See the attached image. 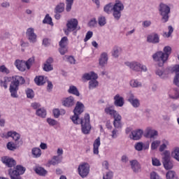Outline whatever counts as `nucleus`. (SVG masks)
<instances>
[{
    "instance_id": "obj_23",
    "label": "nucleus",
    "mask_w": 179,
    "mask_h": 179,
    "mask_svg": "<svg viewBox=\"0 0 179 179\" xmlns=\"http://www.w3.org/2000/svg\"><path fill=\"white\" fill-rule=\"evenodd\" d=\"M108 62V56L107 55V53L103 52L101 55V57L99 60V65L103 68L107 65V63Z\"/></svg>"
},
{
    "instance_id": "obj_8",
    "label": "nucleus",
    "mask_w": 179,
    "mask_h": 179,
    "mask_svg": "<svg viewBox=\"0 0 179 179\" xmlns=\"http://www.w3.org/2000/svg\"><path fill=\"white\" fill-rule=\"evenodd\" d=\"M162 163L166 170H171L174 167L173 161L170 157V152L168 150L164 152V157H162Z\"/></svg>"
},
{
    "instance_id": "obj_1",
    "label": "nucleus",
    "mask_w": 179,
    "mask_h": 179,
    "mask_svg": "<svg viewBox=\"0 0 179 179\" xmlns=\"http://www.w3.org/2000/svg\"><path fill=\"white\" fill-rule=\"evenodd\" d=\"M85 105L80 101H78L76 104V107L73 110L74 115L71 117V120L76 125L81 124V130L83 134L87 135L92 129V125H90V115L85 113L84 117L82 119L79 118V115L83 113Z\"/></svg>"
},
{
    "instance_id": "obj_45",
    "label": "nucleus",
    "mask_w": 179,
    "mask_h": 179,
    "mask_svg": "<svg viewBox=\"0 0 179 179\" xmlns=\"http://www.w3.org/2000/svg\"><path fill=\"white\" fill-rule=\"evenodd\" d=\"M166 179H174L176 178V171H169L166 174Z\"/></svg>"
},
{
    "instance_id": "obj_58",
    "label": "nucleus",
    "mask_w": 179,
    "mask_h": 179,
    "mask_svg": "<svg viewBox=\"0 0 179 179\" xmlns=\"http://www.w3.org/2000/svg\"><path fill=\"white\" fill-rule=\"evenodd\" d=\"M47 122L49 124V125H52V127H54V125H57V120L51 118H48Z\"/></svg>"
},
{
    "instance_id": "obj_54",
    "label": "nucleus",
    "mask_w": 179,
    "mask_h": 179,
    "mask_svg": "<svg viewBox=\"0 0 179 179\" xmlns=\"http://www.w3.org/2000/svg\"><path fill=\"white\" fill-rule=\"evenodd\" d=\"M98 23L99 24V26H104V24H106V17H100L98 19Z\"/></svg>"
},
{
    "instance_id": "obj_34",
    "label": "nucleus",
    "mask_w": 179,
    "mask_h": 179,
    "mask_svg": "<svg viewBox=\"0 0 179 179\" xmlns=\"http://www.w3.org/2000/svg\"><path fill=\"white\" fill-rule=\"evenodd\" d=\"M34 82L38 86H43V85L45 83V81H44V76H43L35 78Z\"/></svg>"
},
{
    "instance_id": "obj_57",
    "label": "nucleus",
    "mask_w": 179,
    "mask_h": 179,
    "mask_svg": "<svg viewBox=\"0 0 179 179\" xmlns=\"http://www.w3.org/2000/svg\"><path fill=\"white\" fill-rule=\"evenodd\" d=\"M52 113L55 118H59V115H61V112L59 111V109H54Z\"/></svg>"
},
{
    "instance_id": "obj_9",
    "label": "nucleus",
    "mask_w": 179,
    "mask_h": 179,
    "mask_svg": "<svg viewBox=\"0 0 179 179\" xmlns=\"http://www.w3.org/2000/svg\"><path fill=\"white\" fill-rule=\"evenodd\" d=\"M78 171L79 176H80L82 178L87 177V176L89 175V171H90V166H89V164L84 163L81 165H79L78 168Z\"/></svg>"
},
{
    "instance_id": "obj_5",
    "label": "nucleus",
    "mask_w": 179,
    "mask_h": 179,
    "mask_svg": "<svg viewBox=\"0 0 179 179\" xmlns=\"http://www.w3.org/2000/svg\"><path fill=\"white\" fill-rule=\"evenodd\" d=\"M24 171H26V168L17 165L15 168L8 169V175L10 179H22L20 176L24 174Z\"/></svg>"
},
{
    "instance_id": "obj_31",
    "label": "nucleus",
    "mask_w": 179,
    "mask_h": 179,
    "mask_svg": "<svg viewBox=\"0 0 179 179\" xmlns=\"http://www.w3.org/2000/svg\"><path fill=\"white\" fill-rule=\"evenodd\" d=\"M68 92L70 93V94H74L78 97L80 96V93H79V90H78V88L73 85L70 86L68 90Z\"/></svg>"
},
{
    "instance_id": "obj_61",
    "label": "nucleus",
    "mask_w": 179,
    "mask_h": 179,
    "mask_svg": "<svg viewBox=\"0 0 179 179\" xmlns=\"http://www.w3.org/2000/svg\"><path fill=\"white\" fill-rule=\"evenodd\" d=\"M96 24H97V21L96 20V18H93L88 23V25L90 27H94V26H96Z\"/></svg>"
},
{
    "instance_id": "obj_30",
    "label": "nucleus",
    "mask_w": 179,
    "mask_h": 179,
    "mask_svg": "<svg viewBox=\"0 0 179 179\" xmlns=\"http://www.w3.org/2000/svg\"><path fill=\"white\" fill-rule=\"evenodd\" d=\"M34 171L36 173V174H38V176H41L42 177H44L47 175V171L41 166L36 167L34 169Z\"/></svg>"
},
{
    "instance_id": "obj_24",
    "label": "nucleus",
    "mask_w": 179,
    "mask_h": 179,
    "mask_svg": "<svg viewBox=\"0 0 179 179\" xmlns=\"http://www.w3.org/2000/svg\"><path fill=\"white\" fill-rule=\"evenodd\" d=\"M155 73L160 79H167L169 78V71L167 70L157 69Z\"/></svg>"
},
{
    "instance_id": "obj_26",
    "label": "nucleus",
    "mask_w": 179,
    "mask_h": 179,
    "mask_svg": "<svg viewBox=\"0 0 179 179\" xmlns=\"http://www.w3.org/2000/svg\"><path fill=\"white\" fill-rule=\"evenodd\" d=\"M62 162V157H59V156H53L52 159L49 161V164H51L52 166H57V164H59Z\"/></svg>"
},
{
    "instance_id": "obj_42",
    "label": "nucleus",
    "mask_w": 179,
    "mask_h": 179,
    "mask_svg": "<svg viewBox=\"0 0 179 179\" xmlns=\"http://www.w3.org/2000/svg\"><path fill=\"white\" fill-rule=\"evenodd\" d=\"M172 157L179 162V148L176 147L174 148L173 151L171 153Z\"/></svg>"
},
{
    "instance_id": "obj_25",
    "label": "nucleus",
    "mask_w": 179,
    "mask_h": 179,
    "mask_svg": "<svg viewBox=\"0 0 179 179\" xmlns=\"http://www.w3.org/2000/svg\"><path fill=\"white\" fill-rule=\"evenodd\" d=\"M98 76L94 72L86 73L83 76V79L85 80H92L93 79H97Z\"/></svg>"
},
{
    "instance_id": "obj_39",
    "label": "nucleus",
    "mask_w": 179,
    "mask_h": 179,
    "mask_svg": "<svg viewBox=\"0 0 179 179\" xmlns=\"http://www.w3.org/2000/svg\"><path fill=\"white\" fill-rule=\"evenodd\" d=\"M130 86L131 87H142V83L137 80H131L130 81Z\"/></svg>"
},
{
    "instance_id": "obj_59",
    "label": "nucleus",
    "mask_w": 179,
    "mask_h": 179,
    "mask_svg": "<svg viewBox=\"0 0 179 179\" xmlns=\"http://www.w3.org/2000/svg\"><path fill=\"white\" fill-rule=\"evenodd\" d=\"M10 33L5 32L0 36V38L1 40H6V38H10Z\"/></svg>"
},
{
    "instance_id": "obj_12",
    "label": "nucleus",
    "mask_w": 179,
    "mask_h": 179,
    "mask_svg": "<svg viewBox=\"0 0 179 179\" xmlns=\"http://www.w3.org/2000/svg\"><path fill=\"white\" fill-rule=\"evenodd\" d=\"M26 34L29 43H34L37 41V35L34 33V29L29 28L27 30Z\"/></svg>"
},
{
    "instance_id": "obj_63",
    "label": "nucleus",
    "mask_w": 179,
    "mask_h": 179,
    "mask_svg": "<svg viewBox=\"0 0 179 179\" xmlns=\"http://www.w3.org/2000/svg\"><path fill=\"white\" fill-rule=\"evenodd\" d=\"M173 83L179 87V73H176V76L173 80Z\"/></svg>"
},
{
    "instance_id": "obj_44",
    "label": "nucleus",
    "mask_w": 179,
    "mask_h": 179,
    "mask_svg": "<svg viewBox=\"0 0 179 179\" xmlns=\"http://www.w3.org/2000/svg\"><path fill=\"white\" fill-rule=\"evenodd\" d=\"M9 78L5 77L3 80L1 81V87H4V89H8V83H9Z\"/></svg>"
},
{
    "instance_id": "obj_27",
    "label": "nucleus",
    "mask_w": 179,
    "mask_h": 179,
    "mask_svg": "<svg viewBox=\"0 0 179 179\" xmlns=\"http://www.w3.org/2000/svg\"><path fill=\"white\" fill-rule=\"evenodd\" d=\"M100 137H98L94 142V155H99V148L100 147Z\"/></svg>"
},
{
    "instance_id": "obj_11",
    "label": "nucleus",
    "mask_w": 179,
    "mask_h": 179,
    "mask_svg": "<svg viewBox=\"0 0 179 179\" xmlns=\"http://www.w3.org/2000/svg\"><path fill=\"white\" fill-rule=\"evenodd\" d=\"M79 22L76 18H71L67 21L66 27L67 31H75L78 29Z\"/></svg>"
},
{
    "instance_id": "obj_55",
    "label": "nucleus",
    "mask_w": 179,
    "mask_h": 179,
    "mask_svg": "<svg viewBox=\"0 0 179 179\" xmlns=\"http://www.w3.org/2000/svg\"><path fill=\"white\" fill-rule=\"evenodd\" d=\"M7 149H8V150H15L16 145H15V143H12V142H8L7 143Z\"/></svg>"
},
{
    "instance_id": "obj_22",
    "label": "nucleus",
    "mask_w": 179,
    "mask_h": 179,
    "mask_svg": "<svg viewBox=\"0 0 179 179\" xmlns=\"http://www.w3.org/2000/svg\"><path fill=\"white\" fill-rule=\"evenodd\" d=\"M125 65L127 66H129L130 69H132L133 71H136V72H139V71H141V64L138 62H125Z\"/></svg>"
},
{
    "instance_id": "obj_60",
    "label": "nucleus",
    "mask_w": 179,
    "mask_h": 179,
    "mask_svg": "<svg viewBox=\"0 0 179 179\" xmlns=\"http://www.w3.org/2000/svg\"><path fill=\"white\" fill-rule=\"evenodd\" d=\"M136 98H135V95L132 93V92H129L128 93V101L130 103L131 101L135 100Z\"/></svg>"
},
{
    "instance_id": "obj_35",
    "label": "nucleus",
    "mask_w": 179,
    "mask_h": 179,
    "mask_svg": "<svg viewBox=\"0 0 179 179\" xmlns=\"http://www.w3.org/2000/svg\"><path fill=\"white\" fill-rule=\"evenodd\" d=\"M96 79H97V78H93L92 80H91L89 82V89L90 90H92L93 89H96V87H97V86H99V82L97 80H96Z\"/></svg>"
},
{
    "instance_id": "obj_20",
    "label": "nucleus",
    "mask_w": 179,
    "mask_h": 179,
    "mask_svg": "<svg viewBox=\"0 0 179 179\" xmlns=\"http://www.w3.org/2000/svg\"><path fill=\"white\" fill-rule=\"evenodd\" d=\"M148 43H152V44H159L160 43V38L159 34H154V35H148L147 36Z\"/></svg>"
},
{
    "instance_id": "obj_64",
    "label": "nucleus",
    "mask_w": 179,
    "mask_h": 179,
    "mask_svg": "<svg viewBox=\"0 0 179 179\" xmlns=\"http://www.w3.org/2000/svg\"><path fill=\"white\" fill-rule=\"evenodd\" d=\"M117 134H118V129L115 127V129L112 131L111 137L113 138V139L117 138V137L118 136Z\"/></svg>"
},
{
    "instance_id": "obj_10",
    "label": "nucleus",
    "mask_w": 179,
    "mask_h": 179,
    "mask_svg": "<svg viewBox=\"0 0 179 179\" xmlns=\"http://www.w3.org/2000/svg\"><path fill=\"white\" fill-rule=\"evenodd\" d=\"M59 52L61 55H65L68 52V37L64 36L59 43Z\"/></svg>"
},
{
    "instance_id": "obj_32",
    "label": "nucleus",
    "mask_w": 179,
    "mask_h": 179,
    "mask_svg": "<svg viewBox=\"0 0 179 179\" xmlns=\"http://www.w3.org/2000/svg\"><path fill=\"white\" fill-rule=\"evenodd\" d=\"M36 114L38 117H41V118H45V117H47V110L43 108H38L36 110Z\"/></svg>"
},
{
    "instance_id": "obj_41",
    "label": "nucleus",
    "mask_w": 179,
    "mask_h": 179,
    "mask_svg": "<svg viewBox=\"0 0 179 179\" xmlns=\"http://www.w3.org/2000/svg\"><path fill=\"white\" fill-rule=\"evenodd\" d=\"M161 141L155 140L151 143V150H156L160 146Z\"/></svg>"
},
{
    "instance_id": "obj_53",
    "label": "nucleus",
    "mask_w": 179,
    "mask_h": 179,
    "mask_svg": "<svg viewBox=\"0 0 179 179\" xmlns=\"http://www.w3.org/2000/svg\"><path fill=\"white\" fill-rule=\"evenodd\" d=\"M103 10L106 13H110L111 12V10H113V6H111V3H109L106 6H105Z\"/></svg>"
},
{
    "instance_id": "obj_15",
    "label": "nucleus",
    "mask_w": 179,
    "mask_h": 179,
    "mask_svg": "<svg viewBox=\"0 0 179 179\" xmlns=\"http://www.w3.org/2000/svg\"><path fill=\"white\" fill-rule=\"evenodd\" d=\"M14 65L16 66L17 69L21 72H24L27 66L26 65V62L21 59H16Z\"/></svg>"
},
{
    "instance_id": "obj_16",
    "label": "nucleus",
    "mask_w": 179,
    "mask_h": 179,
    "mask_svg": "<svg viewBox=\"0 0 179 179\" xmlns=\"http://www.w3.org/2000/svg\"><path fill=\"white\" fill-rule=\"evenodd\" d=\"M114 104L116 107H122L125 102L124 101V97L120 96V94H117L114 98Z\"/></svg>"
},
{
    "instance_id": "obj_13",
    "label": "nucleus",
    "mask_w": 179,
    "mask_h": 179,
    "mask_svg": "<svg viewBox=\"0 0 179 179\" xmlns=\"http://www.w3.org/2000/svg\"><path fill=\"white\" fill-rule=\"evenodd\" d=\"M1 161L3 164H6L7 167H15L16 166V161L13 159V158H10L9 157H3L1 158Z\"/></svg>"
},
{
    "instance_id": "obj_49",
    "label": "nucleus",
    "mask_w": 179,
    "mask_h": 179,
    "mask_svg": "<svg viewBox=\"0 0 179 179\" xmlns=\"http://www.w3.org/2000/svg\"><path fill=\"white\" fill-rule=\"evenodd\" d=\"M130 103L134 107V108H138V107L141 106V103L139 102V99H133V101H130Z\"/></svg>"
},
{
    "instance_id": "obj_40",
    "label": "nucleus",
    "mask_w": 179,
    "mask_h": 179,
    "mask_svg": "<svg viewBox=\"0 0 179 179\" xmlns=\"http://www.w3.org/2000/svg\"><path fill=\"white\" fill-rule=\"evenodd\" d=\"M63 59L64 61H68V62H70L71 64H76V60L73 56L65 55L63 57Z\"/></svg>"
},
{
    "instance_id": "obj_6",
    "label": "nucleus",
    "mask_w": 179,
    "mask_h": 179,
    "mask_svg": "<svg viewBox=\"0 0 179 179\" xmlns=\"http://www.w3.org/2000/svg\"><path fill=\"white\" fill-rule=\"evenodd\" d=\"M122 10H124V4L121 1L116 0L113 7V16L115 20L121 19V12H122Z\"/></svg>"
},
{
    "instance_id": "obj_2",
    "label": "nucleus",
    "mask_w": 179,
    "mask_h": 179,
    "mask_svg": "<svg viewBox=\"0 0 179 179\" xmlns=\"http://www.w3.org/2000/svg\"><path fill=\"white\" fill-rule=\"evenodd\" d=\"M171 47L167 45L164 48V52L158 51L152 55V59L157 62L158 66H163L167 62L171 54Z\"/></svg>"
},
{
    "instance_id": "obj_51",
    "label": "nucleus",
    "mask_w": 179,
    "mask_h": 179,
    "mask_svg": "<svg viewBox=\"0 0 179 179\" xmlns=\"http://www.w3.org/2000/svg\"><path fill=\"white\" fill-rule=\"evenodd\" d=\"M135 149L136 150H138V152H141V150H143V143H136Z\"/></svg>"
},
{
    "instance_id": "obj_36",
    "label": "nucleus",
    "mask_w": 179,
    "mask_h": 179,
    "mask_svg": "<svg viewBox=\"0 0 179 179\" xmlns=\"http://www.w3.org/2000/svg\"><path fill=\"white\" fill-rule=\"evenodd\" d=\"M34 157H40L41 156V150L38 148H34L31 150Z\"/></svg>"
},
{
    "instance_id": "obj_46",
    "label": "nucleus",
    "mask_w": 179,
    "mask_h": 179,
    "mask_svg": "<svg viewBox=\"0 0 179 179\" xmlns=\"http://www.w3.org/2000/svg\"><path fill=\"white\" fill-rule=\"evenodd\" d=\"M174 95H171V94H169V97L171 99H178L179 97V90L178 88H175L173 90Z\"/></svg>"
},
{
    "instance_id": "obj_19",
    "label": "nucleus",
    "mask_w": 179,
    "mask_h": 179,
    "mask_svg": "<svg viewBox=\"0 0 179 179\" xmlns=\"http://www.w3.org/2000/svg\"><path fill=\"white\" fill-rule=\"evenodd\" d=\"M54 62V59L52 57H49L43 66V71L45 72H50V71H52L54 68L52 66V64Z\"/></svg>"
},
{
    "instance_id": "obj_3",
    "label": "nucleus",
    "mask_w": 179,
    "mask_h": 179,
    "mask_svg": "<svg viewBox=\"0 0 179 179\" xmlns=\"http://www.w3.org/2000/svg\"><path fill=\"white\" fill-rule=\"evenodd\" d=\"M24 83H26V80L22 76H15V77H13V80L11 82L9 87L10 96L13 99H17V97H19V95L17 94V90H19V85H24Z\"/></svg>"
},
{
    "instance_id": "obj_14",
    "label": "nucleus",
    "mask_w": 179,
    "mask_h": 179,
    "mask_svg": "<svg viewBox=\"0 0 179 179\" xmlns=\"http://www.w3.org/2000/svg\"><path fill=\"white\" fill-rule=\"evenodd\" d=\"M145 132L146 138H150V139H156V137L159 135V132L151 127H148L145 129Z\"/></svg>"
},
{
    "instance_id": "obj_33",
    "label": "nucleus",
    "mask_w": 179,
    "mask_h": 179,
    "mask_svg": "<svg viewBox=\"0 0 179 179\" xmlns=\"http://www.w3.org/2000/svg\"><path fill=\"white\" fill-rule=\"evenodd\" d=\"M65 10V3H60L55 8V13H62Z\"/></svg>"
},
{
    "instance_id": "obj_47",
    "label": "nucleus",
    "mask_w": 179,
    "mask_h": 179,
    "mask_svg": "<svg viewBox=\"0 0 179 179\" xmlns=\"http://www.w3.org/2000/svg\"><path fill=\"white\" fill-rule=\"evenodd\" d=\"M168 30H169V32H165L164 34L166 36V37H167V38H169V37H171V34H173V31H174V28L173 27V26L171 25H169L168 27Z\"/></svg>"
},
{
    "instance_id": "obj_18",
    "label": "nucleus",
    "mask_w": 179,
    "mask_h": 179,
    "mask_svg": "<svg viewBox=\"0 0 179 179\" xmlns=\"http://www.w3.org/2000/svg\"><path fill=\"white\" fill-rule=\"evenodd\" d=\"M62 105L64 106V107H73L75 106V98L73 96H70L67 98H66L63 101H62Z\"/></svg>"
},
{
    "instance_id": "obj_28",
    "label": "nucleus",
    "mask_w": 179,
    "mask_h": 179,
    "mask_svg": "<svg viewBox=\"0 0 179 179\" xmlns=\"http://www.w3.org/2000/svg\"><path fill=\"white\" fill-rule=\"evenodd\" d=\"M13 138V139L15 141H19L20 139V134H17V132L14 131H8L7 133V136L6 138Z\"/></svg>"
},
{
    "instance_id": "obj_62",
    "label": "nucleus",
    "mask_w": 179,
    "mask_h": 179,
    "mask_svg": "<svg viewBox=\"0 0 179 179\" xmlns=\"http://www.w3.org/2000/svg\"><path fill=\"white\" fill-rule=\"evenodd\" d=\"M113 176V174L112 171L107 172L106 175L103 176V179H112Z\"/></svg>"
},
{
    "instance_id": "obj_17",
    "label": "nucleus",
    "mask_w": 179,
    "mask_h": 179,
    "mask_svg": "<svg viewBox=\"0 0 179 179\" xmlns=\"http://www.w3.org/2000/svg\"><path fill=\"white\" fill-rule=\"evenodd\" d=\"M142 135H143V130L137 129L131 131L130 136L133 141H139L142 138Z\"/></svg>"
},
{
    "instance_id": "obj_7",
    "label": "nucleus",
    "mask_w": 179,
    "mask_h": 179,
    "mask_svg": "<svg viewBox=\"0 0 179 179\" xmlns=\"http://www.w3.org/2000/svg\"><path fill=\"white\" fill-rule=\"evenodd\" d=\"M159 12L162 16L161 20L162 23H167L169 22V13H170V7L164 3L159 5Z\"/></svg>"
},
{
    "instance_id": "obj_48",
    "label": "nucleus",
    "mask_w": 179,
    "mask_h": 179,
    "mask_svg": "<svg viewBox=\"0 0 179 179\" xmlns=\"http://www.w3.org/2000/svg\"><path fill=\"white\" fill-rule=\"evenodd\" d=\"M25 64L27 65V69H29L31 65L34 64V57H30L27 62H25Z\"/></svg>"
},
{
    "instance_id": "obj_52",
    "label": "nucleus",
    "mask_w": 179,
    "mask_h": 179,
    "mask_svg": "<svg viewBox=\"0 0 179 179\" xmlns=\"http://www.w3.org/2000/svg\"><path fill=\"white\" fill-rule=\"evenodd\" d=\"M92 37H93V31H87L86 34L85 38L84 39L85 43H86V41H88V40H90Z\"/></svg>"
},
{
    "instance_id": "obj_38",
    "label": "nucleus",
    "mask_w": 179,
    "mask_h": 179,
    "mask_svg": "<svg viewBox=\"0 0 179 179\" xmlns=\"http://www.w3.org/2000/svg\"><path fill=\"white\" fill-rule=\"evenodd\" d=\"M25 93L27 99H34V91L32 89L27 88Z\"/></svg>"
},
{
    "instance_id": "obj_37",
    "label": "nucleus",
    "mask_w": 179,
    "mask_h": 179,
    "mask_svg": "<svg viewBox=\"0 0 179 179\" xmlns=\"http://www.w3.org/2000/svg\"><path fill=\"white\" fill-rule=\"evenodd\" d=\"M43 23L44 24H50V26H54V23H52V18L50 17L49 14H47L45 15L44 20H43Z\"/></svg>"
},
{
    "instance_id": "obj_43",
    "label": "nucleus",
    "mask_w": 179,
    "mask_h": 179,
    "mask_svg": "<svg viewBox=\"0 0 179 179\" xmlns=\"http://www.w3.org/2000/svg\"><path fill=\"white\" fill-rule=\"evenodd\" d=\"M66 12H71V9H72V5H73V0H66Z\"/></svg>"
},
{
    "instance_id": "obj_29",
    "label": "nucleus",
    "mask_w": 179,
    "mask_h": 179,
    "mask_svg": "<svg viewBox=\"0 0 179 179\" xmlns=\"http://www.w3.org/2000/svg\"><path fill=\"white\" fill-rule=\"evenodd\" d=\"M122 51V49L120 47L115 46L112 52L113 57H114V58H118Z\"/></svg>"
},
{
    "instance_id": "obj_4",
    "label": "nucleus",
    "mask_w": 179,
    "mask_h": 179,
    "mask_svg": "<svg viewBox=\"0 0 179 179\" xmlns=\"http://www.w3.org/2000/svg\"><path fill=\"white\" fill-rule=\"evenodd\" d=\"M106 114H109L114 118L113 125L115 128L121 129L122 128V124L121 123L122 117L120 116V113L117 112V110L113 109V107H106L105 108Z\"/></svg>"
},
{
    "instance_id": "obj_21",
    "label": "nucleus",
    "mask_w": 179,
    "mask_h": 179,
    "mask_svg": "<svg viewBox=\"0 0 179 179\" xmlns=\"http://www.w3.org/2000/svg\"><path fill=\"white\" fill-rule=\"evenodd\" d=\"M130 166L131 167V170L134 173H140L141 171V164L138 162V160L134 159L130 161Z\"/></svg>"
},
{
    "instance_id": "obj_50",
    "label": "nucleus",
    "mask_w": 179,
    "mask_h": 179,
    "mask_svg": "<svg viewBox=\"0 0 179 179\" xmlns=\"http://www.w3.org/2000/svg\"><path fill=\"white\" fill-rule=\"evenodd\" d=\"M0 72H1V73H6V75L10 73V71L8 70V69L6 68L5 65H2L0 66Z\"/></svg>"
},
{
    "instance_id": "obj_56",
    "label": "nucleus",
    "mask_w": 179,
    "mask_h": 179,
    "mask_svg": "<svg viewBox=\"0 0 179 179\" xmlns=\"http://www.w3.org/2000/svg\"><path fill=\"white\" fill-rule=\"evenodd\" d=\"M150 179H162L157 173L153 171L150 173Z\"/></svg>"
}]
</instances>
